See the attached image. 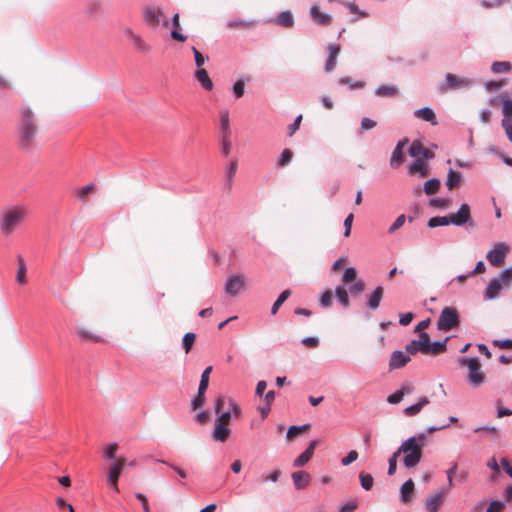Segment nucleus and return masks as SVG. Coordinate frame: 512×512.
Wrapping results in <instances>:
<instances>
[{"mask_svg": "<svg viewBox=\"0 0 512 512\" xmlns=\"http://www.w3.org/2000/svg\"><path fill=\"white\" fill-rule=\"evenodd\" d=\"M17 129L20 146L23 148L31 147L38 132V125L36 117L30 107L25 106L21 108Z\"/></svg>", "mask_w": 512, "mask_h": 512, "instance_id": "nucleus-2", "label": "nucleus"}, {"mask_svg": "<svg viewBox=\"0 0 512 512\" xmlns=\"http://www.w3.org/2000/svg\"><path fill=\"white\" fill-rule=\"evenodd\" d=\"M308 427H309V424H304V425H301V426H291V427H289V429L287 431V434H286L287 439H292L293 437H295L299 433L305 431Z\"/></svg>", "mask_w": 512, "mask_h": 512, "instance_id": "nucleus-53", "label": "nucleus"}, {"mask_svg": "<svg viewBox=\"0 0 512 512\" xmlns=\"http://www.w3.org/2000/svg\"><path fill=\"white\" fill-rule=\"evenodd\" d=\"M359 479L363 489L370 490L372 488L374 481L372 475L365 472H361L359 474Z\"/></svg>", "mask_w": 512, "mask_h": 512, "instance_id": "nucleus-46", "label": "nucleus"}, {"mask_svg": "<svg viewBox=\"0 0 512 512\" xmlns=\"http://www.w3.org/2000/svg\"><path fill=\"white\" fill-rule=\"evenodd\" d=\"M440 188V181L437 178H432L424 183V192L427 195L435 194Z\"/></svg>", "mask_w": 512, "mask_h": 512, "instance_id": "nucleus-41", "label": "nucleus"}, {"mask_svg": "<svg viewBox=\"0 0 512 512\" xmlns=\"http://www.w3.org/2000/svg\"><path fill=\"white\" fill-rule=\"evenodd\" d=\"M428 342L429 335L426 332H422L419 335L418 340H412L405 346V350L408 354H416L417 352H421L423 354H427L428 351Z\"/></svg>", "mask_w": 512, "mask_h": 512, "instance_id": "nucleus-12", "label": "nucleus"}, {"mask_svg": "<svg viewBox=\"0 0 512 512\" xmlns=\"http://www.w3.org/2000/svg\"><path fill=\"white\" fill-rule=\"evenodd\" d=\"M221 136H231L229 111L222 109L219 112Z\"/></svg>", "mask_w": 512, "mask_h": 512, "instance_id": "nucleus-28", "label": "nucleus"}, {"mask_svg": "<svg viewBox=\"0 0 512 512\" xmlns=\"http://www.w3.org/2000/svg\"><path fill=\"white\" fill-rule=\"evenodd\" d=\"M474 84L475 81L472 78L447 73L444 81L439 83L437 90L439 93L445 94L450 91L469 89Z\"/></svg>", "mask_w": 512, "mask_h": 512, "instance_id": "nucleus-6", "label": "nucleus"}, {"mask_svg": "<svg viewBox=\"0 0 512 512\" xmlns=\"http://www.w3.org/2000/svg\"><path fill=\"white\" fill-rule=\"evenodd\" d=\"M407 143H408V139H403L398 142V144L394 148L392 155H391V159H390L391 167L397 168L403 163V161H404L403 149L407 145Z\"/></svg>", "mask_w": 512, "mask_h": 512, "instance_id": "nucleus-19", "label": "nucleus"}, {"mask_svg": "<svg viewBox=\"0 0 512 512\" xmlns=\"http://www.w3.org/2000/svg\"><path fill=\"white\" fill-rule=\"evenodd\" d=\"M118 445L116 443H110L108 444L104 450V456L108 459H114L115 460V454L117 452Z\"/></svg>", "mask_w": 512, "mask_h": 512, "instance_id": "nucleus-57", "label": "nucleus"}, {"mask_svg": "<svg viewBox=\"0 0 512 512\" xmlns=\"http://www.w3.org/2000/svg\"><path fill=\"white\" fill-rule=\"evenodd\" d=\"M406 221V216L404 214L399 215L396 220L393 222V224L389 227L388 232L390 234L394 233L396 230L401 228Z\"/></svg>", "mask_w": 512, "mask_h": 512, "instance_id": "nucleus-55", "label": "nucleus"}, {"mask_svg": "<svg viewBox=\"0 0 512 512\" xmlns=\"http://www.w3.org/2000/svg\"><path fill=\"white\" fill-rule=\"evenodd\" d=\"M245 287V277L241 274L231 275L224 286L225 292L234 297L240 293Z\"/></svg>", "mask_w": 512, "mask_h": 512, "instance_id": "nucleus-11", "label": "nucleus"}, {"mask_svg": "<svg viewBox=\"0 0 512 512\" xmlns=\"http://www.w3.org/2000/svg\"><path fill=\"white\" fill-rule=\"evenodd\" d=\"M449 224H451L450 216L449 217H447V216L432 217L429 219V221L427 223L428 227H430V228L446 226Z\"/></svg>", "mask_w": 512, "mask_h": 512, "instance_id": "nucleus-42", "label": "nucleus"}, {"mask_svg": "<svg viewBox=\"0 0 512 512\" xmlns=\"http://www.w3.org/2000/svg\"><path fill=\"white\" fill-rule=\"evenodd\" d=\"M231 434L228 425L215 421L214 430L212 433L213 439L218 442H225Z\"/></svg>", "mask_w": 512, "mask_h": 512, "instance_id": "nucleus-24", "label": "nucleus"}, {"mask_svg": "<svg viewBox=\"0 0 512 512\" xmlns=\"http://www.w3.org/2000/svg\"><path fill=\"white\" fill-rule=\"evenodd\" d=\"M459 364L468 368L467 381L473 388H478L485 382L486 375L481 369L479 358L463 357L459 359Z\"/></svg>", "mask_w": 512, "mask_h": 512, "instance_id": "nucleus-5", "label": "nucleus"}, {"mask_svg": "<svg viewBox=\"0 0 512 512\" xmlns=\"http://www.w3.org/2000/svg\"><path fill=\"white\" fill-rule=\"evenodd\" d=\"M507 251V245L504 243H498L493 249L487 252L486 259L492 266L499 267L504 263Z\"/></svg>", "mask_w": 512, "mask_h": 512, "instance_id": "nucleus-10", "label": "nucleus"}, {"mask_svg": "<svg viewBox=\"0 0 512 512\" xmlns=\"http://www.w3.org/2000/svg\"><path fill=\"white\" fill-rule=\"evenodd\" d=\"M411 355L412 354H408L406 352V350L405 351H401V350L394 351L390 357L389 369L394 370V369H399V368L404 367L410 361Z\"/></svg>", "mask_w": 512, "mask_h": 512, "instance_id": "nucleus-15", "label": "nucleus"}, {"mask_svg": "<svg viewBox=\"0 0 512 512\" xmlns=\"http://www.w3.org/2000/svg\"><path fill=\"white\" fill-rule=\"evenodd\" d=\"M94 189L95 185L93 183L85 185L77 191V197L81 201H85V199L94 191Z\"/></svg>", "mask_w": 512, "mask_h": 512, "instance_id": "nucleus-47", "label": "nucleus"}, {"mask_svg": "<svg viewBox=\"0 0 512 512\" xmlns=\"http://www.w3.org/2000/svg\"><path fill=\"white\" fill-rule=\"evenodd\" d=\"M399 455H396V451L392 454V456L388 460V475H393L397 469V458Z\"/></svg>", "mask_w": 512, "mask_h": 512, "instance_id": "nucleus-59", "label": "nucleus"}, {"mask_svg": "<svg viewBox=\"0 0 512 512\" xmlns=\"http://www.w3.org/2000/svg\"><path fill=\"white\" fill-rule=\"evenodd\" d=\"M403 398V393L397 390L387 397V402L390 404H398L403 400Z\"/></svg>", "mask_w": 512, "mask_h": 512, "instance_id": "nucleus-61", "label": "nucleus"}, {"mask_svg": "<svg viewBox=\"0 0 512 512\" xmlns=\"http://www.w3.org/2000/svg\"><path fill=\"white\" fill-rule=\"evenodd\" d=\"M357 278V271L354 267H349L344 271L342 281L345 284H349L351 282H355Z\"/></svg>", "mask_w": 512, "mask_h": 512, "instance_id": "nucleus-48", "label": "nucleus"}, {"mask_svg": "<svg viewBox=\"0 0 512 512\" xmlns=\"http://www.w3.org/2000/svg\"><path fill=\"white\" fill-rule=\"evenodd\" d=\"M295 489L304 490L310 483V475L305 471H296L291 475Z\"/></svg>", "mask_w": 512, "mask_h": 512, "instance_id": "nucleus-22", "label": "nucleus"}, {"mask_svg": "<svg viewBox=\"0 0 512 512\" xmlns=\"http://www.w3.org/2000/svg\"><path fill=\"white\" fill-rule=\"evenodd\" d=\"M426 445V434L420 433L409 437L396 450V455L403 454V464L406 468H415L422 459L423 448Z\"/></svg>", "mask_w": 512, "mask_h": 512, "instance_id": "nucleus-1", "label": "nucleus"}, {"mask_svg": "<svg viewBox=\"0 0 512 512\" xmlns=\"http://www.w3.org/2000/svg\"><path fill=\"white\" fill-rule=\"evenodd\" d=\"M340 53V46L337 44H331L328 46V58L325 64V71L331 72L334 70L337 64V58Z\"/></svg>", "mask_w": 512, "mask_h": 512, "instance_id": "nucleus-21", "label": "nucleus"}, {"mask_svg": "<svg viewBox=\"0 0 512 512\" xmlns=\"http://www.w3.org/2000/svg\"><path fill=\"white\" fill-rule=\"evenodd\" d=\"M255 24L254 21H246V20H232L228 22V26L230 28L236 27H251Z\"/></svg>", "mask_w": 512, "mask_h": 512, "instance_id": "nucleus-58", "label": "nucleus"}, {"mask_svg": "<svg viewBox=\"0 0 512 512\" xmlns=\"http://www.w3.org/2000/svg\"><path fill=\"white\" fill-rule=\"evenodd\" d=\"M375 94L379 97H393L398 94V89L396 86L382 85L376 89Z\"/></svg>", "mask_w": 512, "mask_h": 512, "instance_id": "nucleus-37", "label": "nucleus"}, {"mask_svg": "<svg viewBox=\"0 0 512 512\" xmlns=\"http://www.w3.org/2000/svg\"><path fill=\"white\" fill-rule=\"evenodd\" d=\"M245 82L242 79L237 80L233 85V94L238 99L244 95Z\"/></svg>", "mask_w": 512, "mask_h": 512, "instance_id": "nucleus-50", "label": "nucleus"}, {"mask_svg": "<svg viewBox=\"0 0 512 512\" xmlns=\"http://www.w3.org/2000/svg\"><path fill=\"white\" fill-rule=\"evenodd\" d=\"M221 151L225 156H228L232 149V144L230 141V136H221L220 139Z\"/></svg>", "mask_w": 512, "mask_h": 512, "instance_id": "nucleus-52", "label": "nucleus"}, {"mask_svg": "<svg viewBox=\"0 0 512 512\" xmlns=\"http://www.w3.org/2000/svg\"><path fill=\"white\" fill-rule=\"evenodd\" d=\"M460 323L459 314L454 307H445L438 318L437 328L447 332L456 328Z\"/></svg>", "mask_w": 512, "mask_h": 512, "instance_id": "nucleus-7", "label": "nucleus"}, {"mask_svg": "<svg viewBox=\"0 0 512 512\" xmlns=\"http://www.w3.org/2000/svg\"><path fill=\"white\" fill-rule=\"evenodd\" d=\"M430 403V400L428 397L423 396L421 397L417 403L408 406L404 409V414L408 417H412L420 413V411Z\"/></svg>", "mask_w": 512, "mask_h": 512, "instance_id": "nucleus-27", "label": "nucleus"}, {"mask_svg": "<svg viewBox=\"0 0 512 512\" xmlns=\"http://www.w3.org/2000/svg\"><path fill=\"white\" fill-rule=\"evenodd\" d=\"M365 289V282L362 279H359L355 281L350 287L349 292L352 295H359L361 294Z\"/></svg>", "mask_w": 512, "mask_h": 512, "instance_id": "nucleus-49", "label": "nucleus"}, {"mask_svg": "<svg viewBox=\"0 0 512 512\" xmlns=\"http://www.w3.org/2000/svg\"><path fill=\"white\" fill-rule=\"evenodd\" d=\"M409 154L412 157L422 156L426 160H430V159L434 158V153L431 150L423 147V145L418 141H414L411 144V146L409 148Z\"/></svg>", "mask_w": 512, "mask_h": 512, "instance_id": "nucleus-20", "label": "nucleus"}, {"mask_svg": "<svg viewBox=\"0 0 512 512\" xmlns=\"http://www.w3.org/2000/svg\"><path fill=\"white\" fill-rule=\"evenodd\" d=\"M292 157H293L292 151L289 149H284L280 155L279 160H278V165L279 166L288 165L290 163V161L292 160Z\"/></svg>", "mask_w": 512, "mask_h": 512, "instance_id": "nucleus-54", "label": "nucleus"}, {"mask_svg": "<svg viewBox=\"0 0 512 512\" xmlns=\"http://www.w3.org/2000/svg\"><path fill=\"white\" fill-rule=\"evenodd\" d=\"M27 210L24 206L15 205L5 208L0 214V230L3 235H11L25 219Z\"/></svg>", "mask_w": 512, "mask_h": 512, "instance_id": "nucleus-3", "label": "nucleus"}, {"mask_svg": "<svg viewBox=\"0 0 512 512\" xmlns=\"http://www.w3.org/2000/svg\"><path fill=\"white\" fill-rule=\"evenodd\" d=\"M237 168H238L237 159L231 160L226 166L225 177H226V182H227L229 188L232 186L233 178L237 172Z\"/></svg>", "mask_w": 512, "mask_h": 512, "instance_id": "nucleus-34", "label": "nucleus"}, {"mask_svg": "<svg viewBox=\"0 0 512 512\" xmlns=\"http://www.w3.org/2000/svg\"><path fill=\"white\" fill-rule=\"evenodd\" d=\"M143 17L147 26L152 29H156L160 25L165 27L169 26V19L159 7H147L144 11Z\"/></svg>", "mask_w": 512, "mask_h": 512, "instance_id": "nucleus-8", "label": "nucleus"}, {"mask_svg": "<svg viewBox=\"0 0 512 512\" xmlns=\"http://www.w3.org/2000/svg\"><path fill=\"white\" fill-rule=\"evenodd\" d=\"M504 508V503L501 501H492L487 507V512H501Z\"/></svg>", "mask_w": 512, "mask_h": 512, "instance_id": "nucleus-64", "label": "nucleus"}, {"mask_svg": "<svg viewBox=\"0 0 512 512\" xmlns=\"http://www.w3.org/2000/svg\"><path fill=\"white\" fill-rule=\"evenodd\" d=\"M195 338H196V336L192 332H188L184 335L183 347H184L186 353H188L191 350V348L194 344Z\"/></svg>", "mask_w": 512, "mask_h": 512, "instance_id": "nucleus-51", "label": "nucleus"}, {"mask_svg": "<svg viewBox=\"0 0 512 512\" xmlns=\"http://www.w3.org/2000/svg\"><path fill=\"white\" fill-rule=\"evenodd\" d=\"M310 16L318 25L328 26L332 23V16L330 14L322 12L318 4H313L311 6Z\"/></svg>", "mask_w": 512, "mask_h": 512, "instance_id": "nucleus-18", "label": "nucleus"}, {"mask_svg": "<svg viewBox=\"0 0 512 512\" xmlns=\"http://www.w3.org/2000/svg\"><path fill=\"white\" fill-rule=\"evenodd\" d=\"M125 36L132 42L134 48L139 52L147 53L150 51V46L146 41L139 35L136 34L132 29H124Z\"/></svg>", "mask_w": 512, "mask_h": 512, "instance_id": "nucleus-14", "label": "nucleus"}, {"mask_svg": "<svg viewBox=\"0 0 512 512\" xmlns=\"http://www.w3.org/2000/svg\"><path fill=\"white\" fill-rule=\"evenodd\" d=\"M76 331H77V335L79 336V338L83 341H90V342H102L103 341L102 336L93 333L85 326H77Z\"/></svg>", "mask_w": 512, "mask_h": 512, "instance_id": "nucleus-26", "label": "nucleus"}, {"mask_svg": "<svg viewBox=\"0 0 512 512\" xmlns=\"http://www.w3.org/2000/svg\"><path fill=\"white\" fill-rule=\"evenodd\" d=\"M290 295L291 291L289 289H286L278 296L277 300L274 302L271 308V313L273 315L277 313L280 306L288 299Z\"/></svg>", "mask_w": 512, "mask_h": 512, "instance_id": "nucleus-43", "label": "nucleus"}, {"mask_svg": "<svg viewBox=\"0 0 512 512\" xmlns=\"http://www.w3.org/2000/svg\"><path fill=\"white\" fill-rule=\"evenodd\" d=\"M502 288H503V283H502L501 279L497 278V277L492 278L488 282V284L484 290V299L485 300L496 299L499 296Z\"/></svg>", "mask_w": 512, "mask_h": 512, "instance_id": "nucleus-16", "label": "nucleus"}, {"mask_svg": "<svg viewBox=\"0 0 512 512\" xmlns=\"http://www.w3.org/2000/svg\"><path fill=\"white\" fill-rule=\"evenodd\" d=\"M501 125L505 130L508 139L512 142V120L502 119Z\"/></svg>", "mask_w": 512, "mask_h": 512, "instance_id": "nucleus-62", "label": "nucleus"}, {"mask_svg": "<svg viewBox=\"0 0 512 512\" xmlns=\"http://www.w3.org/2000/svg\"><path fill=\"white\" fill-rule=\"evenodd\" d=\"M18 271L16 275V280L19 284H25L26 283V265L24 263V260L22 257L18 258Z\"/></svg>", "mask_w": 512, "mask_h": 512, "instance_id": "nucleus-44", "label": "nucleus"}, {"mask_svg": "<svg viewBox=\"0 0 512 512\" xmlns=\"http://www.w3.org/2000/svg\"><path fill=\"white\" fill-rule=\"evenodd\" d=\"M211 371H212V367L209 366L202 372L200 384L198 387L199 394H205V392L208 388V385H209V375H210Z\"/></svg>", "mask_w": 512, "mask_h": 512, "instance_id": "nucleus-40", "label": "nucleus"}, {"mask_svg": "<svg viewBox=\"0 0 512 512\" xmlns=\"http://www.w3.org/2000/svg\"><path fill=\"white\" fill-rule=\"evenodd\" d=\"M342 4L348 8V10L353 14H358L361 17H367L368 13L366 11H362L358 8V6L354 2H342Z\"/></svg>", "mask_w": 512, "mask_h": 512, "instance_id": "nucleus-56", "label": "nucleus"}, {"mask_svg": "<svg viewBox=\"0 0 512 512\" xmlns=\"http://www.w3.org/2000/svg\"><path fill=\"white\" fill-rule=\"evenodd\" d=\"M408 173L411 175L426 177L429 174V168L424 159L418 158L409 166Z\"/></svg>", "mask_w": 512, "mask_h": 512, "instance_id": "nucleus-23", "label": "nucleus"}, {"mask_svg": "<svg viewBox=\"0 0 512 512\" xmlns=\"http://www.w3.org/2000/svg\"><path fill=\"white\" fill-rule=\"evenodd\" d=\"M448 340H449V337H447L443 341L431 342L429 340L427 354H439L441 352H444L446 350V343H447Z\"/></svg>", "mask_w": 512, "mask_h": 512, "instance_id": "nucleus-35", "label": "nucleus"}, {"mask_svg": "<svg viewBox=\"0 0 512 512\" xmlns=\"http://www.w3.org/2000/svg\"><path fill=\"white\" fill-rule=\"evenodd\" d=\"M126 464H127V461L124 457H118L114 460V462L110 466L108 477H107V482H108L109 486L115 492L118 491L117 482H118L119 476Z\"/></svg>", "mask_w": 512, "mask_h": 512, "instance_id": "nucleus-9", "label": "nucleus"}, {"mask_svg": "<svg viewBox=\"0 0 512 512\" xmlns=\"http://www.w3.org/2000/svg\"><path fill=\"white\" fill-rule=\"evenodd\" d=\"M448 494V490L440 489L426 499V509L428 512H438L442 500Z\"/></svg>", "mask_w": 512, "mask_h": 512, "instance_id": "nucleus-17", "label": "nucleus"}, {"mask_svg": "<svg viewBox=\"0 0 512 512\" xmlns=\"http://www.w3.org/2000/svg\"><path fill=\"white\" fill-rule=\"evenodd\" d=\"M338 83L340 85L348 86L349 89H351V90L361 89V88H363L365 86V82L364 81H354L351 77H348V76L341 77L338 80Z\"/></svg>", "mask_w": 512, "mask_h": 512, "instance_id": "nucleus-39", "label": "nucleus"}, {"mask_svg": "<svg viewBox=\"0 0 512 512\" xmlns=\"http://www.w3.org/2000/svg\"><path fill=\"white\" fill-rule=\"evenodd\" d=\"M358 458V452L355 450L350 451L344 458H342L341 463L344 466L351 464L356 461Z\"/></svg>", "mask_w": 512, "mask_h": 512, "instance_id": "nucleus-60", "label": "nucleus"}, {"mask_svg": "<svg viewBox=\"0 0 512 512\" xmlns=\"http://www.w3.org/2000/svg\"><path fill=\"white\" fill-rule=\"evenodd\" d=\"M311 458L308 457L304 452L301 453L293 462L294 467H303L306 465Z\"/></svg>", "mask_w": 512, "mask_h": 512, "instance_id": "nucleus-63", "label": "nucleus"}, {"mask_svg": "<svg viewBox=\"0 0 512 512\" xmlns=\"http://www.w3.org/2000/svg\"><path fill=\"white\" fill-rule=\"evenodd\" d=\"M414 491V482L412 479L405 481L400 488V500L402 502H408L412 498Z\"/></svg>", "mask_w": 512, "mask_h": 512, "instance_id": "nucleus-31", "label": "nucleus"}, {"mask_svg": "<svg viewBox=\"0 0 512 512\" xmlns=\"http://www.w3.org/2000/svg\"><path fill=\"white\" fill-rule=\"evenodd\" d=\"M414 115L419 119H423L427 122H430L432 125H437L436 115L434 111L429 107H424L416 110L414 112Z\"/></svg>", "mask_w": 512, "mask_h": 512, "instance_id": "nucleus-29", "label": "nucleus"}, {"mask_svg": "<svg viewBox=\"0 0 512 512\" xmlns=\"http://www.w3.org/2000/svg\"><path fill=\"white\" fill-rule=\"evenodd\" d=\"M450 221L455 226H463L466 223L472 225L469 205L462 204L456 213L450 215Z\"/></svg>", "mask_w": 512, "mask_h": 512, "instance_id": "nucleus-13", "label": "nucleus"}, {"mask_svg": "<svg viewBox=\"0 0 512 512\" xmlns=\"http://www.w3.org/2000/svg\"><path fill=\"white\" fill-rule=\"evenodd\" d=\"M503 119L512 120V98L506 96L502 105Z\"/></svg>", "mask_w": 512, "mask_h": 512, "instance_id": "nucleus-45", "label": "nucleus"}, {"mask_svg": "<svg viewBox=\"0 0 512 512\" xmlns=\"http://www.w3.org/2000/svg\"><path fill=\"white\" fill-rule=\"evenodd\" d=\"M275 23L286 28L292 27L294 25L292 13L289 10L282 11L277 15Z\"/></svg>", "mask_w": 512, "mask_h": 512, "instance_id": "nucleus-33", "label": "nucleus"}, {"mask_svg": "<svg viewBox=\"0 0 512 512\" xmlns=\"http://www.w3.org/2000/svg\"><path fill=\"white\" fill-rule=\"evenodd\" d=\"M335 294H336L338 301L340 302V304L343 307H345V308L349 307V305H350L349 296H348V292L344 286H337L335 289Z\"/></svg>", "mask_w": 512, "mask_h": 512, "instance_id": "nucleus-38", "label": "nucleus"}, {"mask_svg": "<svg viewBox=\"0 0 512 512\" xmlns=\"http://www.w3.org/2000/svg\"><path fill=\"white\" fill-rule=\"evenodd\" d=\"M384 289L382 286H377L373 292L368 296L367 307L371 310H376L383 298Z\"/></svg>", "mask_w": 512, "mask_h": 512, "instance_id": "nucleus-25", "label": "nucleus"}, {"mask_svg": "<svg viewBox=\"0 0 512 512\" xmlns=\"http://www.w3.org/2000/svg\"><path fill=\"white\" fill-rule=\"evenodd\" d=\"M512 70V65L508 61H496L491 65V71L494 74L508 73Z\"/></svg>", "mask_w": 512, "mask_h": 512, "instance_id": "nucleus-36", "label": "nucleus"}, {"mask_svg": "<svg viewBox=\"0 0 512 512\" xmlns=\"http://www.w3.org/2000/svg\"><path fill=\"white\" fill-rule=\"evenodd\" d=\"M195 78L202 85V87L206 90L213 89V82L210 79L208 72L205 69H198L195 73Z\"/></svg>", "mask_w": 512, "mask_h": 512, "instance_id": "nucleus-32", "label": "nucleus"}, {"mask_svg": "<svg viewBox=\"0 0 512 512\" xmlns=\"http://www.w3.org/2000/svg\"><path fill=\"white\" fill-rule=\"evenodd\" d=\"M462 183V174L458 171L450 169L447 173L445 185L449 190L459 186Z\"/></svg>", "mask_w": 512, "mask_h": 512, "instance_id": "nucleus-30", "label": "nucleus"}, {"mask_svg": "<svg viewBox=\"0 0 512 512\" xmlns=\"http://www.w3.org/2000/svg\"><path fill=\"white\" fill-rule=\"evenodd\" d=\"M214 412L217 414L216 422L229 425L231 418H239L242 411L234 399L218 396L214 403Z\"/></svg>", "mask_w": 512, "mask_h": 512, "instance_id": "nucleus-4", "label": "nucleus"}]
</instances>
